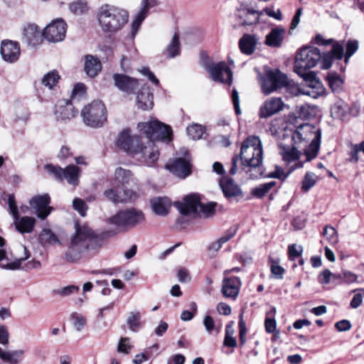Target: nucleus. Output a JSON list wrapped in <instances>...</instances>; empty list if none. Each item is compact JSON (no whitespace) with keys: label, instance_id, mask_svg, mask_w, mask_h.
<instances>
[{"label":"nucleus","instance_id":"f257e3e1","mask_svg":"<svg viewBox=\"0 0 364 364\" xmlns=\"http://www.w3.org/2000/svg\"><path fill=\"white\" fill-rule=\"evenodd\" d=\"M116 145L148 166H153L159 159V151L154 142L144 139L142 136H132L129 130L119 134Z\"/></svg>","mask_w":364,"mask_h":364},{"label":"nucleus","instance_id":"f03ea898","mask_svg":"<svg viewBox=\"0 0 364 364\" xmlns=\"http://www.w3.org/2000/svg\"><path fill=\"white\" fill-rule=\"evenodd\" d=\"M75 230L65 253V259L69 262H77L83 255L97 250L102 245L101 236L87 225L75 223Z\"/></svg>","mask_w":364,"mask_h":364},{"label":"nucleus","instance_id":"7ed1b4c3","mask_svg":"<svg viewBox=\"0 0 364 364\" xmlns=\"http://www.w3.org/2000/svg\"><path fill=\"white\" fill-rule=\"evenodd\" d=\"M321 137V129L306 123L299 126L291 134L290 139L303 150L306 157L304 161L306 162L317 156L320 149Z\"/></svg>","mask_w":364,"mask_h":364},{"label":"nucleus","instance_id":"20e7f679","mask_svg":"<svg viewBox=\"0 0 364 364\" xmlns=\"http://www.w3.org/2000/svg\"><path fill=\"white\" fill-rule=\"evenodd\" d=\"M128 19L129 14L126 10L112 5H103L97 12L99 24L105 33L118 32L127 23Z\"/></svg>","mask_w":364,"mask_h":364},{"label":"nucleus","instance_id":"39448f33","mask_svg":"<svg viewBox=\"0 0 364 364\" xmlns=\"http://www.w3.org/2000/svg\"><path fill=\"white\" fill-rule=\"evenodd\" d=\"M240 159L242 169L248 173L251 168L259 167L262 164L263 151L258 136H250L242 143Z\"/></svg>","mask_w":364,"mask_h":364},{"label":"nucleus","instance_id":"423d86ee","mask_svg":"<svg viewBox=\"0 0 364 364\" xmlns=\"http://www.w3.org/2000/svg\"><path fill=\"white\" fill-rule=\"evenodd\" d=\"M144 220V215L139 210L134 208L121 210L107 219V223L114 225L117 231L111 230L105 234L112 237L118 232H126L141 224Z\"/></svg>","mask_w":364,"mask_h":364},{"label":"nucleus","instance_id":"0eeeda50","mask_svg":"<svg viewBox=\"0 0 364 364\" xmlns=\"http://www.w3.org/2000/svg\"><path fill=\"white\" fill-rule=\"evenodd\" d=\"M216 203L210 202L206 204L200 203L196 194L186 196L182 201H176L174 206L183 215L210 217L215 213Z\"/></svg>","mask_w":364,"mask_h":364},{"label":"nucleus","instance_id":"6e6552de","mask_svg":"<svg viewBox=\"0 0 364 364\" xmlns=\"http://www.w3.org/2000/svg\"><path fill=\"white\" fill-rule=\"evenodd\" d=\"M301 77L305 85L290 81L287 76V84L283 87H285L287 92L293 96L305 95L316 99L324 93L325 88L318 78H314L311 75H305V77Z\"/></svg>","mask_w":364,"mask_h":364},{"label":"nucleus","instance_id":"1a4fd4ad","mask_svg":"<svg viewBox=\"0 0 364 364\" xmlns=\"http://www.w3.org/2000/svg\"><path fill=\"white\" fill-rule=\"evenodd\" d=\"M321 58V54L318 48L312 46L304 47L296 56L295 71L301 77L311 75L314 78H317L315 73L306 71L315 67Z\"/></svg>","mask_w":364,"mask_h":364},{"label":"nucleus","instance_id":"9d476101","mask_svg":"<svg viewBox=\"0 0 364 364\" xmlns=\"http://www.w3.org/2000/svg\"><path fill=\"white\" fill-rule=\"evenodd\" d=\"M138 129L141 135L145 136L144 139L153 142L159 140H169L171 135V128L155 119L139 123Z\"/></svg>","mask_w":364,"mask_h":364},{"label":"nucleus","instance_id":"9b49d317","mask_svg":"<svg viewBox=\"0 0 364 364\" xmlns=\"http://www.w3.org/2000/svg\"><path fill=\"white\" fill-rule=\"evenodd\" d=\"M81 116L86 125L100 127L107 121V109L102 101L94 100L82 109Z\"/></svg>","mask_w":364,"mask_h":364},{"label":"nucleus","instance_id":"f8f14e48","mask_svg":"<svg viewBox=\"0 0 364 364\" xmlns=\"http://www.w3.org/2000/svg\"><path fill=\"white\" fill-rule=\"evenodd\" d=\"M259 81L262 93L268 95L287 84V75L278 69H269L259 75Z\"/></svg>","mask_w":364,"mask_h":364},{"label":"nucleus","instance_id":"ddd939ff","mask_svg":"<svg viewBox=\"0 0 364 364\" xmlns=\"http://www.w3.org/2000/svg\"><path fill=\"white\" fill-rule=\"evenodd\" d=\"M45 170L59 181L66 180L70 185L73 186H77L79 183L81 170L75 165H68L65 168H62L58 166L46 164Z\"/></svg>","mask_w":364,"mask_h":364},{"label":"nucleus","instance_id":"4468645a","mask_svg":"<svg viewBox=\"0 0 364 364\" xmlns=\"http://www.w3.org/2000/svg\"><path fill=\"white\" fill-rule=\"evenodd\" d=\"M279 154L282 157L284 161L287 164H290L294 161H297L294 167L290 169V171L294 168H301L303 166V161H299L301 156L304 154L303 150H301L299 146L291 141L290 138L284 139L278 143Z\"/></svg>","mask_w":364,"mask_h":364},{"label":"nucleus","instance_id":"2eb2a0df","mask_svg":"<svg viewBox=\"0 0 364 364\" xmlns=\"http://www.w3.org/2000/svg\"><path fill=\"white\" fill-rule=\"evenodd\" d=\"M314 43L318 46L332 44L331 50L324 53L321 55L319 62L322 69H328L332 65L334 60L341 58V44L338 42H335L333 38L324 39L322 35L318 34L314 38Z\"/></svg>","mask_w":364,"mask_h":364},{"label":"nucleus","instance_id":"dca6fc26","mask_svg":"<svg viewBox=\"0 0 364 364\" xmlns=\"http://www.w3.org/2000/svg\"><path fill=\"white\" fill-rule=\"evenodd\" d=\"M203 66L208 72L211 78L215 82L231 85L232 81V73L225 62L214 63L207 60L203 62Z\"/></svg>","mask_w":364,"mask_h":364},{"label":"nucleus","instance_id":"f3484780","mask_svg":"<svg viewBox=\"0 0 364 364\" xmlns=\"http://www.w3.org/2000/svg\"><path fill=\"white\" fill-rule=\"evenodd\" d=\"M106 198L114 204L123 203L129 201L136 197V193L124 187L116 186L107 188L104 191Z\"/></svg>","mask_w":364,"mask_h":364},{"label":"nucleus","instance_id":"a211bd4d","mask_svg":"<svg viewBox=\"0 0 364 364\" xmlns=\"http://www.w3.org/2000/svg\"><path fill=\"white\" fill-rule=\"evenodd\" d=\"M66 31V23L59 18L53 21L45 28L43 36L50 42H59L64 39Z\"/></svg>","mask_w":364,"mask_h":364},{"label":"nucleus","instance_id":"6ab92c4d","mask_svg":"<svg viewBox=\"0 0 364 364\" xmlns=\"http://www.w3.org/2000/svg\"><path fill=\"white\" fill-rule=\"evenodd\" d=\"M0 53L2 59L9 63H16L20 57V45L16 41L4 40L1 42Z\"/></svg>","mask_w":364,"mask_h":364},{"label":"nucleus","instance_id":"aec40b11","mask_svg":"<svg viewBox=\"0 0 364 364\" xmlns=\"http://www.w3.org/2000/svg\"><path fill=\"white\" fill-rule=\"evenodd\" d=\"M166 168L181 178H185L191 173V164L188 159L176 158L169 160Z\"/></svg>","mask_w":364,"mask_h":364},{"label":"nucleus","instance_id":"412c9836","mask_svg":"<svg viewBox=\"0 0 364 364\" xmlns=\"http://www.w3.org/2000/svg\"><path fill=\"white\" fill-rule=\"evenodd\" d=\"M50 200L49 196L44 194L36 196L29 201L30 205L35 210L37 217L41 220L46 219L53 209L48 206Z\"/></svg>","mask_w":364,"mask_h":364},{"label":"nucleus","instance_id":"4be33fe9","mask_svg":"<svg viewBox=\"0 0 364 364\" xmlns=\"http://www.w3.org/2000/svg\"><path fill=\"white\" fill-rule=\"evenodd\" d=\"M284 106L285 104L280 97H271L260 107L259 116L260 118H268L282 111Z\"/></svg>","mask_w":364,"mask_h":364},{"label":"nucleus","instance_id":"5701e85b","mask_svg":"<svg viewBox=\"0 0 364 364\" xmlns=\"http://www.w3.org/2000/svg\"><path fill=\"white\" fill-rule=\"evenodd\" d=\"M113 80L116 87L129 95L134 93L135 89L139 87L137 80L124 74H114Z\"/></svg>","mask_w":364,"mask_h":364},{"label":"nucleus","instance_id":"b1692460","mask_svg":"<svg viewBox=\"0 0 364 364\" xmlns=\"http://www.w3.org/2000/svg\"><path fill=\"white\" fill-rule=\"evenodd\" d=\"M241 281L237 277H226L222 282L221 293L226 298L235 299L239 294Z\"/></svg>","mask_w":364,"mask_h":364},{"label":"nucleus","instance_id":"393cba45","mask_svg":"<svg viewBox=\"0 0 364 364\" xmlns=\"http://www.w3.org/2000/svg\"><path fill=\"white\" fill-rule=\"evenodd\" d=\"M158 4L156 0H143L141 3V8L132 23V37L134 38L136 34L142 21L146 17L149 10Z\"/></svg>","mask_w":364,"mask_h":364},{"label":"nucleus","instance_id":"a878e982","mask_svg":"<svg viewBox=\"0 0 364 364\" xmlns=\"http://www.w3.org/2000/svg\"><path fill=\"white\" fill-rule=\"evenodd\" d=\"M76 113L73 103L68 100H59L55 105V115L58 120L70 119Z\"/></svg>","mask_w":364,"mask_h":364},{"label":"nucleus","instance_id":"bb28decb","mask_svg":"<svg viewBox=\"0 0 364 364\" xmlns=\"http://www.w3.org/2000/svg\"><path fill=\"white\" fill-rule=\"evenodd\" d=\"M153 94L149 87L144 85L137 93L136 104L139 108L147 110L154 106Z\"/></svg>","mask_w":364,"mask_h":364},{"label":"nucleus","instance_id":"cd10ccee","mask_svg":"<svg viewBox=\"0 0 364 364\" xmlns=\"http://www.w3.org/2000/svg\"><path fill=\"white\" fill-rule=\"evenodd\" d=\"M13 218L15 228L20 233H31L33 232L36 223L34 218L28 216L20 217L19 214Z\"/></svg>","mask_w":364,"mask_h":364},{"label":"nucleus","instance_id":"c85d7f7f","mask_svg":"<svg viewBox=\"0 0 364 364\" xmlns=\"http://www.w3.org/2000/svg\"><path fill=\"white\" fill-rule=\"evenodd\" d=\"M285 33L286 30L282 26L272 28L269 33L266 36L265 44L272 48L281 47Z\"/></svg>","mask_w":364,"mask_h":364},{"label":"nucleus","instance_id":"c756f323","mask_svg":"<svg viewBox=\"0 0 364 364\" xmlns=\"http://www.w3.org/2000/svg\"><path fill=\"white\" fill-rule=\"evenodd\" d=\"M220 186L228 198H235L242 195L239 186L235 183L232 178L223 177L220 181Z\"/></svg>","mask_w":364,"mask_h":364},{"label":"nucleus","instance_id":"7c9ffc66","mask_svg":"<svg viewBox=\"0 0 364 364\" xmlns=\"http://www.w3.org/2000/svg\"><path fill=\"white\" fill-rule=\"evenodd\" d=\"M84 70L90 77H95L102 70V64L99 59L92 55L85 56Z\"/></svg>","mask_w":364,"mask_h":364},{"label":"nucleus","instance_id":"2f4dec72","mask_svg":"<svg viewBox=\"0 0 364 364\" xmlns=\"http://www.w3.org/2000/svg\"><path fill=\"white\" fill-rule=\"evenodd\" d=\"M259 38L255 35L245 34L239 41V47L242 53L251 55L255 50Z\"/></svg>","mask_w":364,"mask_h":364},{"label":"nucleus","instance_id":"473e14b6","mask_svg":"<svg viewBox=\"0 0 364 364\" xmlns=\"http://www.w3.org/2000/svg\"><path fill=\"white\" fill-rule=\"evenodd\" d=\"M23 36L28 44L36 46L41 41L42 34L36 25L29 24L24 28Z\"/></svg>","mask_w":364,"mask_h":364},{"label":"nucleus","instance_id":"72a5a7b5","mask_svg":"<svg viewBox=\"0 0 364 364\" xmlns=\"http://www.w3.org/2000/svg\"><path fill=\"white\" fill-rule=\"evenodd\" d=\"M23 350H3L0 348V358L9 364H19L23 360Z\"/></svg>","mask_w":364,"mask_h":364},{"label":"nucleus","instance_id":"f704fd0d","mask_svg":"<svg viewBox=\"0 0 364 364\" xmlns=\"http://www.w3.org/2000/svg\"><path fill=\"white\" fill-rule=\"evenodd\" d=\"M151 203L154 211L159 215H166L171 208V200L166 197L153 198Z\"/></svg>","mask_w":364,"mask_h":364},{"label":"nucleus","instance_id":"c9c22d12","mask_svg":"<svg viewBox=\"0 0 364 364\" xmlns=\"http://www.w3.org/2000/svg\"><path fill=\"white\" fill-rule=\"evenodd\" d=\"M132 178V173L129 170L118 167L114 171V183L124 187Z\"/></svg>","mask_w":364,"mask_h":364},{"label":"nucleus","instance_id":"e433bc0d","mask_svg":"<svg viewBox=\"0 0 364 364\" xmlns=\"http://www.w3.org/2000/svg\"><path fill=\"white\" fill-rule=\"evenodd\" d=\"M181 51V43L179 41V36L178 33H175L170 43L167 45L165 52L169 58H175L180 54Z\"/></svg>","mask_w":364,"mask_h":364},{"label":"nucleus","instance_id":"4c0bfd02","mask_svg":"<svg viewBox=\"0 0 364 364\" xmlns=\"http://www.w3.org/2000/svg\"><path fill=\"white\" fill-rule=\"evenodd\" d=\"M39 241L43 245H53L59 243L57 235L50 229H43L39 235Z\"/></svg>","mask_w":364,"mask_h":364},{"label":"nucleus","instance_id":"58836bf2","mask_svg":"<svg viewBox=\"0 0 364 364\" xmlns=\"http://www.w3.org/2000/svg\"><path fill=\"white\" fill-rule=\"evenodd\" d=\"M22 248L24 251L25 257L16 259L14 261L8 262L6 264L1 263L0 268L10 270H16L20 269L22 262L26 260L30 257V252L27 250L26 247L22 246Z\"/></svg>","mask_w":364,"mask_h":364},{"label":"nucleus","instance_id":"ea45409f","mask_svg":"<svg viewBox=\"0 0 364 364\" xmlns=\"http://www.w3.org/2000/svg\"><path fill=\"white\" fill-rule=\"evenodd\" d=\"M205 127L199 124L193 123L186 128L187 134L193 140L200 139L205 133Z\"/></svg>","mask_w":364,"mask_h":364},{"label":"nucleus","instance_id":"a19ab883","mask_svg":"<svg viewBox=\"0 0 364 364\" xmlns=\"http://www.w3.org/2000/svg\"><path fill=\"white\" fill-rule=\"evenodd\" d=\"M127 323L132 331L137 332L141 327L140 313L131 312L127 318Z\"/></svg>","mask_w":364,"mask_h":364},{"label":"nucleus","instance_id":"79ce46f5","mask_svg":"<svg viewBox=\"0 0 364 364\" xmlns=\"http://www.w3.org/2000/svg\"><path fill=\"white\" fill-rule=\"evenodd\" d=\"M327 80L332 91L339 94L341 90V77L336 73H331L327 75Z\"/></svg>","mask_w":364,"mask_h":364},{"label":"nucleus","instance_id":"37998d69","mask_svg":"<svg viewBox=\"0 0 364 364\" xmlns=\"http://www.w3.org/2000/svg\"><path fill=\"white\" fill-rule=\"evenodd\" d=\"M203 325L208 334H218L221 330V325L216 324L210 316H205L203 319Z\"/></svg>","mask_w":364,"mask_h":364},{"label":"nucleus","instance_id":"c03bdc74","mask_svg":"<svg viewBox=\"0 0 364 364\" xmlns=\"http://www.w3.org/2000/svg\"><path fill=\"white\" fill-rule=\"evenodd\" d=\"M60 76L58 73L55 71H51L43 76V77L42 78V84L45 87L49 89H52L54 86L57 85Z\"/></svg>","mask_w":364,"mask_h":364},{"label":"nucleus","instance_id":"a18cd8bd","mask_svg":"<svg viewBox=\"0 0 364 364\" xmlns=\"http://www.w3.org/2000/svg\"><path fill=\"white\" fill-rule=\"evenodd\" d=\"M69 9L74 14H82L88 9L87 1L85 0H75L70 4Z\"/></svg>","mask_w":364,"mask_h":364},{"label":"nucleus","instance_id":"49530a36","mask_svg":"<svg viewBox=\"0 0 364 364\" xmlns=\"http://www.w3.org/2000/svg\"><path fill=\"white\" fill-rule=\"evenodd\" d=\"M245 18L241 21L242 25H252L259 22V14L257 11L244 10Z\"/></svg>","mask_w":364,"mask_h":364},{"label":"nucleus","instance_id":"de8ad7c7","mask_svg":"<svg viewBox=\"0 0 364 364\" xmlns=\"http://www.w3.org/2000/svg\"><path fill=\"white\" fill-rule=\"evenodd\" d=\"M317 176L314 173L311 172L306 173L301 183V190L304 192L309 191L315 186Z\"/></svg>","mask_w":364,"mask_h":364},{"label":"nucleus","instance_id":"09e8293b","mask_svg":"<svg viewBox=\"0 0 364 364\" xmlns=\"http://www.w3.org/2000/svg\"><path fill=\"white\" fill-rule=\"evenodd\" d=\"M275 184L276 182L274 181L261 184L259 186L256 187L252 190V194L257 198H262L268 193L269 190L275 186Z\"/></svg>","mask_w":364,"mask_h":364},{"label":"nucleus","instance_id":"8fccbe9b","mask_svg":"<svg viewBox=\"0 0 364 364\" xmlns=\"http://www.w3.org/2000/svg\"><path fill=\"white\" fill-rule=\"evenodd\" d=\"M270 271L272 275L277 279H282L284 277L285 269L279 265L278 262L269 258Z\"/></svg>","mask_w":364,"mask_h":364},{"label":"nucleus","instance_id":"3c124183","mask_svg":"<svg viewBox=\"0 0 364 364\" xmlns=\"http://www.w3.org/2000/svg\"><path fill=\"white\" fill-rule=\"evenodd\" d=\"M234 329L231 325H227L225 329V336L224 345L228 347L235 348L237 346V341L233 337Z\"/></svg>","mask_w":364,"mask_h":364},{"label":"nucleus","instance_id":"603ef678","mask_svg":"<svg viewBox=\"0 0 364 364\" xmlns=\"http://www.w3.org/2000/svg\"><path fill=\"white\" fill-rule=\"evenodd\" d=\"M343 48L344 53L353 55L358 50L359 42L356 39H348Z\"/></svg>","mask_w":364,"mask_h":364},{"label":"nucleus","instance_id":"864d4df0","mask_svg":"<svg viewBox=\"0 0 364 364\" xmlns=\"http://www.w3.org/2000/svg\"><path fill=\"white\" fill-rule=\"evenodd\" d=\"M73 208L77 210L81 216H85L87 210V205L83 200L75 198L73 201Z\"/></svg>","mask_w":364,"mask_h":364},{"label":"nucleus","instance_id":"5fc2aeb1","mask_svg":"<svg viewBox=\"0 0 364 364\" xmlns=\"http://www.w3.org/2000/svg\"><path fill=\"white\" fill-rule=\"evenodd\" d=\"M85 94V85L83 83H77L72 91V100L75 101L82 97Z\"/></svg>","mask_w":364,"mask_h":364},{"label":"nucleus","instance_id":"6e6d98bb","mask_svg":"<svg viewBox=\"0 0 364 364\" xmlns=\"http://www.w3.org/2000/svg\"><path fill=\"white\" fill-rule=\"evenodd\" d=\"M303 248L301 246H297L296 244H292L288 247V254L290 259L294 260L296 257L301 255Z\"/></svg>","mask_w":364,"mask_h":364},{"label":"nucleus","instance_id":"4d7b16f0","mask_svg":"<svg viewBox=\"0 0 364 364\" xmlns=\"http://www.w3.org/2000/svg\"><path fill=\"white\" fill-rule=\"evenodd\" d=\"M74 328L77 331H80L86 324V319L85 317L80 316L77 314L72 315Z\"/></svg>","mask_w":364,"mask_h":364},{"label":"nucleus","instance_id":"13d9d810","mask_svg":"<svg viewBox=\"0 0 364 364\" xmlns=\"http://www.w3.org/2000/svg\"><path fill=\"white\" fill-rule=\"evenodd\" d=\"M129 338H122L117 346V351L124 354H129L132 348V346L128 343Z\"/></svg>","mask_w":364,"mask_h":364},{"label":"nucleus","instance_id":"bf43d9fd","mask_svg":"<svg viewBox=\"0 0 364 364\" xmlns=\"http://www.w3.org/2000/svg\"><path fill=\"white\" fill-rule=\"evenodd\" d=\"M323 236L331 242H334L336 240V232L335 229L331 226H326L323 230Z\"/></svg>","mask_w":364,"mask_h":364},{"label":"nucleus","instance_id":"052dcab7","mask_svg":"<svg viewBox=\"0 0 364 364\" xmlns=\"http://www.w3.org/2000/svg\"><path fill=\"white\" fill-rule=\"evenodd\" d=\"M9 342V332L6 326L0 325V344L7 346Z\"/></svg>","mask_w":364,"mask_h":364},{"label":"nucleus","instance_id":"680f3d73","mask_svg":"<svg viewBox=\"0 0 364 364\" xmlns=\"http://www.w3.org/2000/svg\"><path fill=\"white\" fill-rule=\"evenodd\" d=\"M79 287L75 285H70L68 287H65L58 291V294L63 296H68L72 294L78 292Z\"/></svg>","mask_w":364,"mask_h":364},{"label":"nucleus","instance_id":"e2e57ef3","mask_svg":"<svg viewBox=\"0 0 364 364\" xmlns=\"http://www.w3.org/2000/svg\"><path fill=\"white\" fill-rule=\"evenodd\" d=\"M8 205L13 217L18 214V207L16 203V198L14 194H9L8 197Z\"/></svg>","mask_w":364,"mask_h":364},{"label":"nucleus","instance_id":"0e129e2a","mask_svg":"<svg viewBox=\"0 0 364 364\" xmlns=\"http://www.w3.org/2000/svg\"><path fill=\"white\" fill-rule=\"evenodd\" d=\"M231 98L232 101V104L234 105L235 111L237 115L241 114V110L240 108V100H239V94L235 89H233L232 91Z\"/></svg>","mask_w":364,"mask_h":364},{"label":"nucleus","instance_id":"69168bd1","mask_svg":"<svg viewBox=\"0 0 364 364\" xmlns=\"http://www.w3.org/2000/svg\"><path fill=\"white\" fill-rule=\"evenodd\" d=\"M360 152V149L357 144L352 145L350 151L348 153L349 158L347 161L350 162L356 163L358 161V153Z\"/></svg>","mask_w":364,"mask_h":364},{"label":"nucleus","instance_id":"338daca9","mask_svg":"<svg viewBox=\"0 0 364 364\" xmlns=\"http://www.w3.org/2000/svg\"><path fill=\"white\" fill-rule=\"evenodd\" d=\"M236 232V228H232L229 229L225 235L222 236L218 240V242L223 245L224 243L227 242L228 240H230L235 234Z\"/></svg>","mask_w":364,"mask_h":364},{"label":"nucleus","instance_id":"774afa93","mask_svg":"<svg viewBox=\"0 0 364 364\" xmlns=\"http://www.w3.org/2000/svg\"><path fill=\"white\" fill-rule=\"evenodd\" d=\"M265 329L268 333H273L277 328V323L274 318L267 317L264 322Z\"/></svg>","mask_w":364,"mask_h":364}]
</instances>
